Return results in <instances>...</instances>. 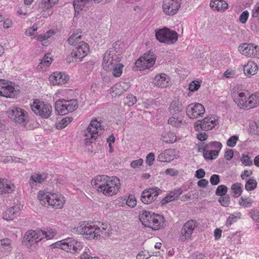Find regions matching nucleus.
I'll return each instance as SVG.
<instances>
[{
	"label": "nucleus",
	"instance_id": "1",
	"mask_svg": "<svg viewBox=\"0 0 259 259\" xmlns=\"http://www.w3.org/2000/svg\"><path fill=\"white\" fill-rule=\"evenodd\" d=\"M91 183L98 191L106 196H112L116 194L120 186L119 178L105 175L96 177L92 180Z\"/></svg>",
	"mask_w": 259,
	"mask_h": 259
},
{
	"label": "nucleus",
	"instance_id": "2",
	"mask_svg": "<svg viewBox=\"0 0 259 259\" xmlns=\"http://www.w3.org/2000/svg\"><path fill=\"white\" fill-rule=\"evenodd\" d=\"M6 115L11 120L22 126H26L29 121L27 112L20 107L14 106L6 111Z\"/></svg>",
	"mask_w": 259,
	"mask_h": 259
},
{
	"label": "nucleus",
	"instance_id": "3",
	"mask_svg": "<svg viewBox=\"0 0 259 259\" xmlns=\"http://www.w3.org/2000/svg\"><path fill=\"white\" fill-rule=\"evenodd\" d=\"M73 232H76L78 234H82L85 238L94 239L98 236L103 235L104 231L101 230L100 227H95L89 223L83 224L76 228H74Z\"/></svg>",
	"mask_w": 259,
	"mask_h": 259
},
{
	"label": "nucleus",
	"instance_id": "4",
	"mask_svg": "<svg viewBox=\"0 0 259 259\" xmlns=\"http://www.w3.org/2000/svg\"><path fill=\"white\" fill-rule=\"evenodd\" d=\"M155 37L160 42L170 45L177 41L178 34L175 31L165 27L155 30Z\"/></svg>",
	"mask_w": 259,
	"mask_h": 259
},
{
	"label": "nucleus",
	"instance_id": "5",
	"mask_svg": "<svg viewBox=\"0 0 259 259\" xmlns=\"http://www.w3.org/2000/svg\"><path fill=\"white\" fill-rule=\"evenodd\" d=\"M103 130L100 122L97 120H92L84 133L85 145H89L95 142L99 135L98 133H101L100 131Z\"/></svg>",
	"mask_w": 259,
	"mask_h": 259
},
{
	"label": "nucleus",
	"instance_id": "6",
	"mask_svg": "<svg viewBox=\"0 0 259 259\" xmlns=\"http://www.w3.org/2000/svg\"><path fill=\"white\" fill-rule=\"evenodd\" d=\"M30 107L33 112L42 118H49L52 113L51 106L38 100H35Z\"/></svg>",
	"mask_w": 259,
	"mask_h": 259
},
{
	"label": "nucleus",
	"instance_id": "7",
	"mask_svg": "<svg viewBox=\"0 0 259 259\" xmlns=\"http://www.w3.org/2000/svg\"><path fill=\"white\" fill-rule=\"evenodd\" d=\"M156 59V56L154 52L149 51L136 62L135 65L141 69L149 68L155 64Z\"/></svg>",
	"mask_w": 259,
	"mask_h": 259
},
{
	"label": "nucleus",
	"instance_id": "8",
	"mask_svg": "<svg viewBox=\"0 0 259 259\" xmlns=\"http://www.w3.org/2000/svg\"><path fill=\"white\" fill-rule=\"evenodd\" d=\"M19 90L15 89L12 82L0 79V95L7 98H15Z\"/></svg>",
	"mask_w": 259,
	"mask_h": 259
},
{
	"label": "nucleus",
	"instance_id": "9",
	"mask_svg": "<svg viewBox=\"0 0 259 259\" xmlns=\"http://www.w3.org/2000/svg\"><path fill=\"white\" fill-rule=\"evenodd\" d=\"M181 2L182 0H163L164 13L169 16L175 15L181 7Z\"/></svg>",
	"mask_w": 259,
	"mask_h": 259
},
{
	"label": "nucleus",
	"instance_id": "10",
	"mask_svg": "<svg viewBox=\"0 0 259 259\" xmlns=\"http://www.w3.org/2000/svg\"><path fill=\"white\" fill-rule=\"evenodd\" d=\"M238 51L242 55L259 58V46L252 44L244 43L238 47Z\"/></svg>",
	"mask_w": 259,
	"mask_h": 259
},
{
	"label": "nucleus",
	"instance_id": "11",
	"mask_svg": "<svg viewBox=\"0 0 259 259\" xmlns=\"http://www.w3.org/2000/svg\"><path fill=\"white\" fill-rule=\"evenodd\" d=\"M161 192L162 190L157 187L146 189L142 193L141 200L145 204H149L154 201Z\"/></svg>",
	"mask_w": 259,
	"mask_h": 259
},
{
	"label": "nucleus",
	"instance_id": "12",
	"mask_svg": "<svg viewBox=\"0 0 259 259\" xmlns=\"http://www.w3.org/2000/svg\"><path fill=\"white\" fill-rule=\"evenodd\" d=\"M42 234L41 230L28 231L23 238V242L26 245L32 246L42 239Z\"/></svg>",
	"mask_w": 259,
	"mask_h": 259
},
{
	"label": "nucleus",
	"instance_id": "13",
	"mask_svg": "<svg viewBox=\"0 0 259 259\" xmlns=\"http://www.w3.org/2000/svg\"><path fill=\"white\" fill-rule=\"evenodd\" d=\"M197 227V224L194 220H191L185 223L181 230L180 239L185 241L191 238L194 229Z\"/></svg>",
	"mask_w": 259,
	"mask_h": 259
},
{
	"label": "nucleus",
	"instance_id": "14",
	"mask_svg": "<svg viewBox=\"0 0 259 259\" xmlns=\"http://www.w3.org/2000/svg\"><path fill=\"white\" fill-rule=\"evenodd\" d=\"M186 111L190 118H196L203 115L205 112V109L202 104L195 103L189 105Z\"/></svg>",
	"mask_w": 259,
	"mask_h": 259
},
{
	"label": "nucleus",
	"instance_id": "15",
	"mask_svg": "<svg viewBox=\"0 0 259 259\" xmlns=\"http://www.w3.org/2000/svg\"><path fill=\"white\" fill-rule=\"evenodd\" d=\"M215 117L210 116L204 118L202 120H198L195 123L197 130L200 127L202 130L207 131L212 129L217 124Z\"/></svg>",
	"mask_w": 259,
	"mask_h": 259
},
{
	"label": "nucleus",
	"instance_id": "16",
	"mask_svg": "<svg viewBox=\"0 0 259 259\" xmlns=\"http://www.w3.org/2000/svg\"><path fill=\"white\" fill-rule=\"evenodd\" d=\"M64 250L67 252L75 253L82 248V244L73 238H67L63 240Z\"/></svg>",
	"mask_w": 259,
	"mask_h": 259
},
{
	"label": "nucleus",
	"instance_id": "17",
	"mask_svg": "<svg viewBox=\"0 0 259 259\" xmlns=\"http://www.w3.org/2000/svg\"><path fill=\"white\" fill-rule=\"evenodd\" d=\"M89 52V47L88 44L84 41H80L75 50H73L72 58L82 59L88 55Z\"/></svg>",
	"mask_w": 259,
	"mask_h": 259
},
{
	"label": "nucleus",
	"instance_id": "18",
	"mask_svg": "<svg viewBox=\"0 0 259 259\" xmlns=\"http://www.w3.org/2000/svg\"><path fill=\"white\" fill-rule=\"evenodd\" d=\"M48 199V205L52 206L56 209L61 208L65 201L64 197L62 195L55 193L50 194Z\"/></svg>",
	"mask_w": 259,
	"mask_h": 259
},
{
	"label": "nucleus",
	"instance_id": "19",
	"mask_svg": "<svg viewBox=\"0 0 259 259\" xmlns=\"http://www.w3.org/2000/svg\"><path fill=\"white\" fill-rule=\"evenodd\" d=\"M169 77L165 73L157 74L153 80L152 83L158 88H164L168 86Z\"/></svg>",
	"mask_w": 259,
	"mask_h": 259
},
{
	"label": "nucleus",
	"instance_id": "20",
	"mask_svg": "<svg viewBox=\"0 0 259 259\" xmlns=\"http://www.w3.org/2000/svg\"><path fill=\"white\" fill-rule=\"evenodd\" d=\"M49 79L54 85L63 84L68 80V76L64 73L54 72L53 75L50 76Z\"/></svg>",
	"mask_w": 259,
	"mask_h": 259
},
{
	"label": "nucleus",
	"instance_id": "21",
	"mask_svg": "<svg viewBox=\"0 0 259 259\" xmlns=\"http://www.w3.org/2000/svg\"><path fill=\"white\" fill-rule=\"evenodd\" d=\"M155 213L151 212L146 210L142 211V213L140 214L139 220L142 225L146 227L149 228L151 225V222L153 221L154 215Z\"/></svg>",
	"mask_w": 259,
	"mask_h": 259
},
{
	"label": "nucleus",
	"instance_id": "22",
	"mask_svg": "<svg viewBox=\"0 0 259 259\" xmlns=\"http://www.w3.org/2000/svg\"><path fill=\"white\" fill-rule=\"evenodd\" d=\"M14 189V185L7 179H0V194L11 193Z\"/></svg>",
	"mask_w": 259,
	"mask_h": 259
},
{
	"label": "nucleus",
	"instance_id": "23",
	"mask_svg": "<svg viewBox=\"0 0 259 259\" xmlns=\"http://www.w3.org/2000/svg\"><path fill=\"white\" fill-rule=\"evenodd\" d=\"M153 221L151 222V225L149 228L153 230H158L163 226L165 220L162 215L156 213L154 215Z\"/></svg>",
	"mask_w": 259,
	"mask_h": 259
},
{
	"label": "nucleus",
	"instance_id": "24",
	"mask_svg": "<svg viewBox=\"0 0 259 259\" xmlns=\"http://www.w3.org/2000/svg\"><path fill=\"white\" fill-rule=\"evenodd\" d=\"M20 209L19 207L14 206L3 213V219L7 221L13 220L17 213H19Z\"/></svg>",
	"mask_w": 259,
	"mask_h": 259
},
{
	"label": "nucleus",
	"instance_id": "25",
	"mask_svg": "<svg viewBox=\"0 0 259 259\" xmlns=\"http://www.w3.org/2000/svg\"><path fill=\"white\" fill-rule=\"evenodd\" d=\"M55 109L59 115H64L67 114L69 111L65 103V99H61L56 102Z\"/></svg>",
	"mask_w": 259,
	"mask_h": 259
},
{
	"label": "nucleus",
	"instance_id": "26",
	"mask_svg": "<svg viewBox=\"0 0 259 259\" xmlns=\"http://www.w3.org/2000/svg\"><path fill=\"white\" fill-rule=\"evenodd\" d=\"M183 109V105L180 101L178 100L173 101L169 107V111L173 116L177 117L179 113L182 112Z\"/></svg>",
	"mask_w": 259,
	"mask_h": 259
},
{
	"label": "nucleus",
	"instance_id": "27",
	"mask_svg": "<svg viewBox=\"0 0 259 259\" xmlns=\"http://www.w3.org/2000/svg\"><path fill=\"white\" fill-rule=\"evenodd\" d=\"M209 5L213 10L218 11H225L228 7L225 1L221 0H211Z\"/></svg>",
	"mask_w": 259,
	"mask_h": 259
},
{
	"label": "nucleus",
	"instance_id": "28",
	"mask_svg": "<svg viewBox=\"0 0 259 259\" xmlns=\"http://www.w3.org/2000/svg\"><path fill=\"white\" fill-rule=\"evenodd\" d=\"M182 193V191L180 189H176L172 191H171L169 194H168L161 200V203L162 204H165L170 201L177 199L180 196Z\"/></svg>",
	"mask_w": 259,
	"mask_h": 259
},
{
	"label": "nucleus",
	"instance_id": "29",
	"mask_svg": "<svg viewBox=\"0 0 259 259\" xmlns=\"http://www.w3.org/2000/svg\"><path fill=\"white\" fill-rule=\"evenodd\" d=\"M174 152L173 149H166L158 155L157 160L160 162H169L174 159Z\"/></svg>",
	"mask_w": 259,
	"mask_h": 259
},
{
	"label": "nucleus",
	"instance_id": "30",
	"mask_svg": "<svg viewBox=\"0 0 259 259\" xmlns=\"http://www.w3.org/2000/svg\"><path fill=\"white\" fill-rule=\"evenodd\" d=\"M244 72L247 76H251L256 74L258 71L257 64L252 61H249L244 66Z\"/></svg>",
	"mask_w": 259,
	"mask_h": 259
},
{
	"label": "nucleus",
	"instance_id": "31",
	"mask_svg": "<svg viewBox=\"0 0 259 259\" xmlns=\"http://www.w3.org/2000/svg\"><path fill=\"white\" fill-rule=\"evenodd\" d=\"M124 65L122 63L110 62L109 64V69L112 71V75L115 77H120L122 73V69Z\"/></svg>",
	"mask_w": 259,
	"mask_h": 259
},
{
	"label": "nucleus",
	"instance_id": "32",
	"mask_svg": "<svg viewBox=\"0 0 259 259\" xmlns=\"http://www.w3.org/2000/svg\"><path fill=\"white\" fill-rule=\"evenodd\" d=\"M259 105V92H257L251 94L248 98V101L246 108L250 109L257 107Z\"/></svg>",
	"mask_w": 259,
	"mask_h": 259
},
{
	"label": "nucleus",
	"instance_id": "33",
	"mask_svg": "<svg viewBox=\"0 0 259 259\" xmlns=\"http://www.w3.org/2000/svg\"><path fill=\"white\" fill-rule=\"evenodd\" d=\"M47 175L45 174H33L30 177L29 185L32 187L34 183H41L47 179Z\"/></svg>",
	"mask_w": 259,
	"mask_h": 259
},
{
	"label": "nucleus",
	"instance_id": "34",
	"mask_svg": "<svg viewBox=\"0 0 259 259\" xmlns=\"http://www.w3.org/2000/svg\"><path fill=\"white\" fill-rule=\"evenodd\" d=\"M234 100L238 105V106H240V108H246L248 99H246V97L244 93H240L237 97H236V96L234 95Z\"/></svg>",
	"mask_w": 259,
	"mask_h": 259
},
{
	"label": "nucleus",
	"instance_id": "35",
	"mask_svg": "<svg viewBox=\"0 0 259 259\" xmlns=\"http://www.w3.org/2000/svg\"><path fill=\"white\" fill-rule=\"evenodd\" d=\"M90 0H73V5L75 12L82 11L85 7H88L91 4Z\"/></svg>",
	"mask_w": 259,
	"mask_h": 259
},
{
	"label": "nucleus",
	"instance_id": "36",
	"mask_svg": "<svg viewBox=\"0 0 259 259\" xmlns=\"http://www.w3.org/2000/svg\"><path fill=\"white\" fill-rule=\"evenodd\" d=\"M114 54L113 49H109L104 54L103 57V66L105 70H108L109 69V61L112 59V55Z\"/></svg>",
	"mask_w": 259,
	"mask_h": 259
},
{
	"label": "nucleus",
	"instance_id": "37",
	"mask_svg": "<svg viewBox=\"0 0 259 259\" xmlns=\"http://www.w3.org/2000/svg\"><path fill=\"white\" fill-rule=\"evenodd\" d=\"M231 189L233 193L232 196L238 197L242 193L243 186L241 183L237 182L232 185Z\"/></svg>",
	"mask_w": 259,
	"mask_h": 259
},
{
	"label": "nucleus",
	"instance_id": "38",
	"mask_svg": "<svg viewBox=\"0 0 259 259\" xmlns=\"http://www.w3.org/2000/svg\"><path fill=\"white\" fill-rule=\"evenodd\" d=\"M161 139L167 143H174L176 141V137L171 132H164L161 134Z\"/></svg>",
	"mask_w": 259,
	"mask_h": 259
},
{
	"label": "nucleus",
	"instance_id": "39",
	"mask_svg": "<svg viewBox=\"0 0 259 259\" xmlns=\"http://www.w3.org/2000/svg\"><path fill=\"white\" fill-rule=\"evenodd\" d=\"M125 83L116 84L112 88V93L114 94L115 96H120L126 91L127 88H124Z\"/></svg>",
	"mask_w": 259,
	"mask_h": 259
},
{
	"label": "nucleus",
	"instance_id": "40",
	"mask_svg": "<svg viewBox=\"0 0 259 259\" xmlns=\"http://www.w3.org/2000/svg\"><path fill=\"white\" fill-rule=\"evenodd\" d=\"M219 153V150H211L203 152V155L206 160H212L218 156Z\"/></svg>",
	"mask_w": 259,
	"mask_h": 259
},
{
	"label": "nucleus",
	"instance_id": "41",
	"mask_svg": "<svg viewBox=\"0 0 259 259\" xmlns=\"http://www.w3.org/2000/svg\"><path fill=\"white\" fill-rule=\"evenodd\" d=\"M65 103L67 107L69 112H71L75 110L78 108L77 102L76 99H71L69 100H65Z\"/></svg>",
	"mask_w": 259,
	"mask_h": 259
},
{
	"label": "nucleus",
	"instance_id": "42",
	"mask_svg": "<svg viewBox=\"0 0 259 259\" xmlns=\"http://www.w3.org/2000/svg\"><path fill=\"white\" fill-rule=\"evenodd\" d=\"M257 184V182L255 180L250 178L246 182L245 189L247 191H252L256 188Z\"/></svg>",
	"mask_w": 259,
	"mask_h": 259
},
{
	"label": "nucleus",
	"instance_id": "43",
	"mask_svg": "<svg viewBox=\"0 0 259 259\" xmlns=\"http://www.w3.org/2000/svg\"><path fill=\"white\" fill-rule=\"evenodd\" d=\"M43 234L41 235L42 239L46 238L47 239H50L53 238L56 234L55 230L51 228H47L46 230H41Z\"/></svg>",
	"mask_w": 259,
	"mask_h": 259
},
{
	"label": "nucleus",
	"instance_id": "44",
	"mask_svg": "<svg viewBox=\"0 0 259 259\" xmlns=\"http://www.w3.org/2000/svg\"><path fill=\"white\" fill-rule=\"evenodd\" d=\"M81 32L73 33L67 39L68 42L71 45H75L77 44L78 40L80 39L81 35Z\"/></svg>",
	"mask_w": 259,
	"mask_h": 259
},
{
	"label": "nucleus",
	"instance_id": "45",
	"mask_svg": "<svg viewBox=\"0 0 259 259\" xmlns=\"http://www.w3.org/2000/svg\"><path fill=\"white\" fill-rule=\"evenodd\" d=\"M253 202V200L250 197H241L238 202L239 204L244 207H250Z\"/></svg>",
	"mask_w": 259,
	"mask_h": 259
},
{
	"label": "nucleus",
	"instance_id": "46",
	"mask_svg": "<svg viewBox=\"0 0 259 259\" xmlns=\"http://www.w3.org/2000/svg\"><path fill=\"white\" fill-rule=\"evenodd\" d=\"M73 120L72 117H66L63 118L59 123L57 124L56 127L58 130H61L66 127Z\"/></svg>",
	"mask_w": 259,
	"mask_h": 259
},
{
	"label": "nucleus",
	"instance_id": "47",
	"mask_svg": "<svg viewBox=\"0 0 259 259\" xmlns=\"http://www.w3.org/2000/svg\"><path fill=\"white\" fill-rule=\"evenodd\" d=\"M59 0H43L41 3V7L43 9H49L55 4H57Z\"/></svg>",
	"mask_w": 259,
	"mask_h": 259
},
{
	"label": "nucleus",
	"instance_id": "48",
	"mask_svg": "<svg viewBox=\"0 0 259 259\" xmlns=\"http://www.w3.org/2000/svg\"><path fill=\"white\" fill-rule=\"evenodd\" d=\"M50 194L47 195L45 192L39 191L37 195V198L39 201L40 204L42 205H46L48 202V198L49 197Z\"/></svg>",
	"mask_w": 259,
	"mask_h": 259
},
{
	"label": "nucleus",
	"instance_id": "49",
	"mask_svg": "<svg viewBox=\"0 0 259 259\" xmlns=\"http://www.w3.org/2000/svg\"><path fill=\"white\" fill-rule=\"evenodd\" d=\"M228 188L224 185H220L218 187L215 191V195L220 197L226 195L228 192Z\"/></svg>",
	"mask_w": 259,
	"mask_h": 259
},
{
	"label": "nucleus",
	"instance_id": "50",
	"mask_svg": "<svg viewBox=\"0 0 259 259\" xmlns=\"http://www.w3.org/2000/svg\"><path fill=\"white\" fill-rule=\"evenodd\" d=\"M218 201L221 204V205L223 206H227L230 203V197L229 195H225L220 197Z\"/></svg>",
	"mask_w": 259,
	"mask_h": 259
},
{
	"label": "nucleus",
	"instance_id": "51",
	"mask_svg": "<svg viewBox=\"0 0 259 259\" xmlns=\"http://www.w3.org/2000/svg\"><path fill=\"white\" fill-rule=\"evenodd\" d=\"M178 116H177V117L174 116V117H170L168 119V123L172 126L179 127L181 125L182 121L178 120Z\"/></svg>",
	"mask_w": 259,
	"mask_h": 259
},
{
	"label": "nucleus",
	"instance_id": "52",
	"mask_svg": "<svg viewBox=\"0 0 259 259\" xmlns=\"http://www.w3.org/2000/svg\"><path fill=\"white\" fill-rule=\"evenodd\" d=\"M239 140L238 136L234 135L231 136L227 141V145L230 147L235 146L237 141Z\"/></svg>",
	"mask_w": 259,
	"mask_h": 259
},
{
	"label": "nucleus",
	"instance_id": "53",
	"mask_svg": "<svg viewBox=\"0 0 259 259\" xmlns=\"http://www.w3.org/2000/svg\"><path fill=\"white\" fill-rule=\"evenodd\" d=\"M241 161L245 166H250L252 165V161L251 158L248 155L242 154Z\"/></svg>",
	"mask_w": 259,
	"mask_h": 259
},
{
	"label": "nucleus",
	"instance_id": "54",
	"mask_svg": "<svg viewBox=\"0 0 259 259\" xmlns=\"http://www.w3.org/2000/svg\"><path fill=\"white\" fill-rule=\"evenodd\" d=\"M249 215L253 221L259 222V210L251 209L249 212Z\"/></svg>",
	"mask_w": 259,
	"mask_h": 259
},
{
	"label": "nucleus",
	"instance_id": "55",
	"mask_svg": "<svg viewBox=\"0 0 259 259\" xmlns=\"http://www.w3.org/2000/svg\"><path fill=\"white\" fill-rule=\"evenodd\" d=\"M54 32L51 31H49L47 32L45 34H40L37 37V40L40 41H43L44 40H47L48 38L51 37L54 34Z\"/></svg>",
	"mask_w": 259,
	"mask_h": 259
},
{
	"label": "nucleus",
	"instance_id": "56",
	"mask_svg": "<svg viewBox=\"0 0 259 259\" xmlns=\"http://www.w3.org/2000/svg\"><path fill=\"white\" fill-rule=\"evenodd\" d=\"M126 99L127 100L126 104L128 107L134 105L137 102L136 97L133 95H128Z\"/></svg>",
	"mask_w": 259,
	"mask_h": 259
},
{
	"label": "nucleus",
	"instance_id": "57",
	"mask_svg": "<svg viewBox=\"0 0 259 259\" xmlns=\"http://www.w3.org/2000/svg\"><path fill=\"white\" fill-rule=\"evenodd\" d=\"M200 87V84L198 81H192L189 85V89L191 92L197 91Z\"/></svg>",
	"mask_w": 259,
	"mask_h": 259
},
{
	"label": "nucleus",
	"instance_id": "58",
	"mask_svg": "<svg viewBox=\"0 0 259 259\" xmlns=\"http://www.w3.org/2000/svg\"><path fill=\"white\" fill-rule=\"evenodd\" d=\"M210 182L212 185H217L220 182V177L219 175L213 174L210 178Z\"/></svg>",
	"mask_w": 259,
	"mask_h": 259
},
{
	"label": "nucleus",
	"instance_id": "59",
	"mask_svg": "<svg viewBox=\"0 0 259 259\" xmlns=\"http://www.w3.org/2000/svg\"><path fill=\"white\" fill-rule=\"evenodd\" d=\"M122 59V56L120 54V53H114L113 55H112V59L110 60V62L116 63V64L120 63L119 62L121 61Z\"/></svg>",
	"mask_w": 259,
	"mask_h": 259
},
{
	"label": "nucleus",
	"instance_id": "60",
	"mask_svg": "<svg viewBox=\"0 0 259 259\" xmlns=\"http://www.w3.org/2000/svg\"><path fill=\"white\" fill-rule=\"evenodd\" d=\"M155 160V155L153 153H150L146 156V162L148 166H151Z\"/></svg>",
	"mask_w": 259,
	"mask_h": 259
},
{
	"label": "nucleus",
	"instance_id": "61",
	"mask_svg": "<svg viewBox=\"0 0 259 259\" xmlns=\"http://www.w3.org/2000/svg\"><path fill=\"white\" fill-rule=\"evenodd\" d=\"M249 13L247 10L243 11L239 17V20L242 24H245L248 18Z\"/></svg>",
	"mask_w": 259,
	"mask_h": 259
},
{
	"label": "nucleus",
	"instance_id": "62",
	"mask_svg": "<svg viewBox=\"0 0 259 259\" xmlns=\"http://www.w3.org/2000/svg\"><path fill=\"white\" fill-rule=\"evenodd\" d=\"M210 147L209 149H217L219 151L222 148V144L220 142H210Z\"/></svg>",
	"mask_w": 259,
	"mask_h": 259
},
{
	"label": "nucleus",
	"instance_id": "63",
	"mask_svg": "<svg viewBox=\"0 0 259 259\" xmlns=\"http://www.w3.org/2000/svg\"><path fill=\"white\" fill-rule=\"evenodd\" d=\"M252 16L259 20V3H257L252 9Z\"/></svg>",
	"mask_w": 259,
	"mask_h": 259
},
{
	"label": "nucleus",
	"instance_id": "64",
	"mask_svg": "<svg viewBox=\"0 0 259 259\" xmlns=\"http://www.w3.org/2000/svg\"><path fill=\"white\" fill-rule=\"evenodd\" d=\"M148 252L146 250L140 252L137 255V259H148L150 257Z\"/></svg>",
	"mask_w": 259,
	"mask_h": 259
}]
</instances>
